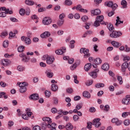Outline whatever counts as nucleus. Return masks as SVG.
<instances>
[{
	"instance_id": "obj_1",
	"label": "nucleus",
	"mask_w": 130,
	"mask_h": 130,
	"mask_svg": "<svg viewBox=\"0 0 130 130\" xmlns=\"http://www.w3.org/2000/svg\"><path fill=\"white\" fill-rule=\"evenodd\" d=\"M44 122L42 123V126L45 128L46 127H48L51 128V130H56V124L55 123H52L51 124V119L49 117H44L43 118Z\"/></svg>"
},
{
	"instance_id": "obj_2",
	"label": "nucleus",
	"mask_w": 130,
	"mask_h": 130,
	"mask_svg": "<svg viewBox=\"0 0 130 130\" xmlns=\"http://www.w3.org/2000/svg\"><path fill=\"white\" fill-rule=\"evenodd\" d=\"M0 11H4V12H5L0 13V17L1 18H5V17H7V14L13 15V11L10 10V9H7L6 7H1Z\"/></svg>"
},
{
	"instance_id": "obj_3",
	"label": "nucleus",
	"mask_w": 130,
	"mask_h": 130,
	"mask_svg": "<svg viewBox=\"0 0 130 130\" xmlns=\"http://www.w3.org/2000/svg\"><path fill=\"white\" fill-rule=\"evenodd\" d=\"M122 35V33L120 31H113V32L110 34V36L112 37V38H118Z\"/></svg>"
},
{
	"instance_id": "obj_4",
	"label": "nucleus",
	"mask_w": 130,
	"mask_h": 130,
	"mask_svg": "<svg viewBox=\"0 0 130 130\" xmlns=\"http://www.w3.org/2000/svg\"><path fill=\"white\" fill-rule=\"evenodd\" d=\"M80 53H84V57L86 58V57H89L90 54L89 53V50L86 49L85 48H82L80 49Z\"/></svg>"
},
{
	"instance_id": "obj_5",
	"label": "nucleus",
	"mask_w": 130,
	"mask_h": 130,
	"mask_svg": "<svg viewBox=\"0 0 130 130\" xmlns=\"http://www.w3.org/2000/svg\"><path fill=\"white\" fill-rule=\"evenodd\" d=\"M21 41L25 42L26 45H30V44L31 43V40L29 38L26 37L25 36H22L21 37Z\"/></svg>"
},
{
	"instance_id": "obj_6",
	"label": "nucleus",
	"mask_w": 130,
	"mask_h": 130,
	"mask_svg": "<svg viewBox=\"0 0 130 130\" xmlns=\"http://www.w3.org/2000/svg\"><path fill=\"white\" fill-rule=\"evenodd\" d=\"M67 51V48L66 47H63L60 49L57 50L55 51L56 54L58 55H61V54H63Z\"/></svg>"
},
{
	"instance_id": "obj_7",
	"label": "nucleus",
	"mask_w": 130,
	"mask_h": 130,
	"mask_svg": "<svg viewBox=\"0 0 130 130\" xmlns=\"http://www.w3.org/2000/svg\"><path fill=\"white\" fill-rule=\"evenodd\" d=\"M100 118H95L93 119L92 124L95 125V127H99L101 125V122H100Z\"/></svg>"
},
{
	"instance_id": "obj_8",
	"label": "nucleus",
	"mask_w": 130,
	"mask_h": 130,
	"mask_svg": "<svg viewBox=\"0 0 130 130\" xmlns=\"http://www.w3.org/2000/svg\"><path fill=\"white\" fill-rule=\"evenodd\" d=\"M45 73L47 78H49V79H51V78L53 77V72L51 71V70L50 69H47L45 71Z\"/></svg>"
},
{
	"instance_id": "obj_9",
	"label": "nucleus",
	"mask_w": 130,
	"mask_h": 130,
	"mask_svg": "<svg viewBox=\"0 0 130 130\" xmlns=\"http://www.w3.org/2000/svg\"><path fill=\"white\" fill-rule=\"evenodd\" d=\"M122 103L124 105H128L130 104V95H126L125 99L122 100Z\"/></svg>"
},
{
	"instance_id": "obj_10",
	"label": "nucleus",
	"mask_w": 130,
	"mask_h": 130,
	"mask_svg": "<svg viewBox=\"0 0 130 130\" xmlns=\"http://www.w3.org/2000/svg\"><path fill=\"white\" fill-rule=\"evenodd\" d=\"M99 72V69H95L94 71L89 73L88 74L93 79H96L97 78V72Z\"/></svg>"
},
{
	"instance_id": "obj_11",
	"label": "nucleus",
	"mask_w": 130,
	"mask_h": 130,
	"mask_svg": "<svg viewBox=\"0 0 130 130\" xmlns=\"http://www.w3.org/2000/svg\"><path fill=\"white\" fill-rule=\"evenodd\" d=\"M1 62L4 67H8L11 63V60L8 59H3L1 60Z\"/></svg>"
},
{
	"instance_id": "obj_12",
	"label": "nucleus",
	"mask_w": 130,
	"mask_h": 130,
	"mask_svg": "<svg viewBox=\"0 0 130 130\" xmlns=\"http://www.w3.org/2000/svg\"><path fill=\"white\" fill-rule=\"evenodd\" d=\"M43 24L44 25H49V24H51V19H50L48 17H45L43 19Z\"/></svg>"
},
{
	"instance_id": "obj_13",
	"label": "nucleus",
	"mask_w": 130,
	"mask_h": 130,
	"mask_svg": "<svg viewBox=\"0 0 130 130\" xmlns=\"http://www.w3.org/2000/svg\"><path fill=\"white\" fill-rule=\"evenodd\" d=\"M55 59L54 57L49 56L47 59L46 63L47 64H51L53 63Z\"/></svg>"
},
{
	"instance_id": "obj_14",
	"label": "nucleus",
	"mask_w": 130,
	"mask_h": 130,
	"mask_svg": "<svg viewBox=\"0 0 130 130\" xmlns=\"http://www.w3.org/2000/svg\"><path fill=\"white\" fill-rule=\"evenodd\" d=\"M112 122L113 123H115L116 125H120L121 123H122V121L121 120H119L117 118H114L112 119Z\"/></svg>"
},
{
	"instance_id": "obj_15",
	"label": "nucleus",
	"mask_w": 130,
	"mask_h": 130,
	"mask_svg": "<svg viewBox=\"0 0 130 130\" xmlns=\"http://www.w3.org/2000/svg\"><path fill=\"white\" fill-rule=\"evenodd\" d=\"M91 16H97L101 14V11L100 9H95L91 11Z\"/></svg>"
},
{
	"instance_id": "obj_16",
	"label": "nucleus",
	"mask_w": 130,
	"mask_h": 130,
	"mask_svg": "<svg viewBox=\"0 0 130 130\" xmlns=\"http://www.w3.org/2000/svg\"><path fill=\"white\" fill-rule=\"evenodd\" d=\"M128 63L127 62H124L121 65V70L122 73H125V71H126V69L128 68Z\"/></svg>"
},
{
	"instance_id": "obj_17",
	"label": "nucleus",
	"mask_w": 130,
	"mask_h": 130,
	"mask_svg": "<svg viewBox=\"0 0 130 130\" xmlns=\"http://www.w3.org/2000/svg\"><path fill=\"white\" fill-rule=\"evenodd\" d=\"M51 34L49 31H45L44 33L41 34V38H47L50 36Z\"/></svg>"
},
{
	"instance_id": "obj_18",
	"label": "nucleus",
	"mask_w": 130,
	"mask_h": 130,
	"mask_svg": "<svg viewBox=\"0 0 130 130\" xmlns=\"http://www.w3.org/2000/svg\"><path fill=\"white\" fill-rule=\"evenodd\" d=\"M24 4H25L26 6H32L35 5V2L32 0H25Z\"/></svg>"
},
{
	"instance_id": "obj_19",
	"label": "nucleus",
	"mask_w": 130,
	"mask_h": 130,
	"mask_svg": "<svg viewBox=\"0 0 130 130\" xmlns=\"http://www.w3.org/2000/svg\"><path fill=\"white\" fill-rule=\"evenodd\" d=\"M29 99L31 100H38L39 99V96L38 94L34 93L29 96Z\"/></svg>"
},
{
	"instance_id": "obj_20",
	"label": "nucleus",
	"mask_w": 130,
	"mask_h": 130,
	"mask_svg": "<svg viewBox=\"0 0 130 130\" xmlns=\"http://www.w3.org/2000/svg\"><path fill=\"white\" fill-rule=\"evenodd\" d=\"M25 112L29 119V118L31 117V116H32L33 115V113L31 112V110L29 108H27L25 109Z\"/></svg>"
},
{
	"instance_id": "obj_21",
	"label": "nucleus",
	"mask_w": 130,
	"mask_h": 130,
	"mask_svg": "<svg viewBox=\"0 0 130 130\" xmlns=\"http://www.w3.org/2000/svg\"><path fill=\"white\" fill-rule=\"evenodd\" d=\"M111 44L114 47H116V48H118L119 46L121 45L118 42H116L115 41H113L111 42Z\"/></svg>"
},
{
	"instance_id": "obj_22",
	"label": "nucleus",
	"mask_w": 130,
	"mask_h": 130,
	"mask_svg": "<svg viewBox=\"0 0 130 130\" xmlns=\"http://www.w3.org/2000/svg\"><path fill=\"white\" fill-rule=\"evenodd\" d=\"M83 96L84 98H87V99H90V98H91V94L87 91H83Z\"/></svg>"
},
{
	"instance_id": "obj_23",
	"label": "nucleus",
	"mask_w": 130,
	"mask_h": 130,
	"mask_svg": "<svg viewBox=\"0 0 130 130\" xmlns=\"http://www.w3.org/2000/svg\"><path fill=\"white\" fill-rule=\"evenodd\" d=\"M121 5L122 6L121 9H126L127 8V2L125 0H122L121 2Z\"/></svg>"
},
{
	"instance_id": "obj_24",
	"label": "nucleus",
	"mask_w": 130,
	"mask_h": 130,
	"mask_svg": "<svg viewBox=\"0 0 130 130\" xmlns=\"http://www.w3.org/2000/svg\"><path fill=\"white\" fill-rule=\"evenodd\" d=\"M92 68V64L91 63H87L84 66V70L86 72H88Z\"/></svg>"
},
{
	"instance_id": "obj_25",
	"label": "nucleus",
	"mask_w": 130,
	"mask_h": 130,
	"mask_svg": "<svg viewBox=\"0 0 130 130\" xmlns=\"http://www.w3.org/2000/svg\"><path fill=\"white\" fill-rule=\"evenodd\" d=\"M80 65V63H74L70 67V70L71 71H75L77 69V67Z\"/></svg>"
},
{
	"instance_id": "obj_26",
	"label": "nucleus",
	"mask_w": 130,
	"mask_h": 130,
	"mask_svg": "<svg viewBox=\"0 0 130 130\" xmlns=\"http://www.w3.org/2000/svg\"><path fill=\"white\" fill-rule=\"evenodd\" d=\"M102 69L104 71H108L109 70V64L107 63L103 64L102 66Z\"/></svg>"
},
{
	"instance_id": "obj_27",
	"label": "nucleus",
	"mask_w": 130,
	"mask_h": 130,
	"mask_svg": "<svg viewBox=\"0 0 130 130\" xmlns=\"http://www.w3.org/2000/svg\"><path fill=\"white\" fill-rule=\"evenodd\" d=\"M120 24H123V21L120 20V18L119 16L117 17V19H116V23L115 26H118Z\"/></svg>"
},
{
	"instance_id": "obj_28",
	"label": "nucleus",
	"mask_w": 130,
	"mask_h": 130,
	"mask_svg": "<svg viewBox=\"0 0 130 130\" xmlns=\"http://www.w3.org/2000/svg\"><path fill=\"white\" fill-rule=\"evenodd\" d=\"M67 130H72L74 128L73 124L71 123H68L65 126Z\"/></svg>"
},
{
	"instance_id": "obj_29",
	"label": "nucleus",
	"mask_w": 130,
	"mask_h": 130,
	"mask_svg": "<svg viewBox=\"0 0 130 130\" xmlns=\"http://www.w3.org/2000/svg\"><path fill=\"white\" fill-rule=\"evenodd\" d=\"M17 85H18L20 88H23V87H26V86H27V83L26 82H18Z\"/></svg>"
},
{
	"instance_id": "obj_30",
	"label": "nucleus",
	"mask_w": 130,
	"mask_h": 130,
	"mask_svg": "<svg viewBox=\"0 0 130 130\" xmlns=\"http://www.w3.org/2000/svg\"><path fill=\"white\" fill-rule=\"evenodd\" d=\"M17 70L19 72H24L25 71V67L23 66L19 65L17 67Z\"/></svg>"
},
{
	"instance_id": "obj_31",
	"label": "nucleus",
	"mask_w": 130,
	"mask_h": 130,
	"mask_svg": "<svg viewBox=\"0 0 130 130\" xmlns=\"http://www.w3.org/2000/svg\"><path fill=\"white\" fill-rule=\"evenodd\" d=\"M96 19L101 23L104 20V16L103 15L98 16L96 17Z\"/></svg>"
},
{
	"instance_id": "obj_32",
	"label": "nucleus",
	"mask_w": 130,
	"mask_h": 130,
	"mask_svg": "<svg viewBox=\"0 0 130 130\" xmlns=\"http://www.w3.org/2000/svg\"><path fill=\"white\" fill-rule=\"evenodd\" d=\"M58 89V87H57V85L55 84H52V86H51L52 91L55 92V91H57Z\"/></svg>"
},
{
	"instance_id": "obj_33",
	"label": "nucleus",
	"mask_w": 130,
	"mask_h": 130,
	"mask_svg": "<svg viewBox=\"0 0 130 130\" xmlns=\"http://www.w3.org/2000/svg\"><path fill=\"white\" fill-rule=\"evenodd\" d=\"M94 62L96 64H100L102 62V60L100 58H96L94 59Z\"/></svg>"
},
{
	"instance_id": "obj_34",
	"label": "nucleus",
	"mask_w": 130,
	"mask_h": 130,
	"mask_svg": "<svg viewBox=\"0 0 130 130\" xmlns=\"http://www.w3.org/2000/svg\"><path fill=\"white\" fill-rule=\"evenodd\" d=\"M117 80L119 81V84L120 85H122V84H123V81H122V77L118 76Z\"/></svg>"
},
{
	"instance_id": "obj_35",
	"label": "nucleus",
	"mask_w": 130,
	"mask_h": 130,
	"mask_svg": "<svg viewBox=\"0 0 130 130\" xmlns=\"http://www.w3.org/2000/svg\"><path fill=\"white\" fill-rule=\"evenodd\" d=\"M75 43H76V41L75 40H72L70 42V48L73 49L75 48Z\"/></svg>"
},
{
	"instance_id": "obj_36",
	"label": "nucleus",
	"mask_w": 130,
	"mask_h": 130,
	"mask_svg": "<svg viewBox=\"0 0 130 130\" xmlns=\"http://www.w3.org/2000/svg\"><path fill=\"white\" fill-rule=\"evenodd\" d=\"M24 49H25V47L23 46H20L18 47L17 50L18 52H23V51H24Z\"/></svg>"
},
{
	"instance_id": "obj_37",
	"label": "nucleus",
	"mask_w": 130,
	"mask_h": 130,
	"mask_svg": "<svg viewBox=\"0 0 130 130\" xmlns=\"http://www.w3.org/2000/svg\"><path fill=\"white\" fill-rule=\"evenodd\" d=\"M130 57L129 56H124L123 58V61L125 62H127V61H129Z\"/></svg>"
},
{
	"instance_id": "obj_38",
	"label": "nucleus",
	"mask_w": 130,
	"mask_h": 130,
	"mask_svg": "<svg viewBox=\"0 0 130 130\" xmlns=\"http://www.w3.org/2000/svg\"><path fill=\"white\" fill-rule=\"evenodd\" d=\"M105 86L104 83H98L95 85V88H103Z\"/></svg>"
},
{
	"instance_id": "obj_39",
	"label": "nucleus",
	"mask_w": 130,
	"mask_h": 130,
	"mask_svg": "<svg viewBox=\"0 0 130 130\" xmlns=\"http://www.w3.org/2000/svg\"><path fill=\"white\" fill-rule=\"evenodd\" d=\"M100 23H101L100 21H98V20L95 19V21L93 23V26H94V27H98L100 26Z\"/></svg>"
},
{
	"instance_id": "obj_40",
	"label": "nucleus",
	"mask_w": 130,
	"mask_h": 130,
	"mask_svg": "<svg viewBox=\"0 0 130 130\" xmlns=\"http://www.w3.org/2000/svg\"><path fill=\"white\" fill-rule=\"evenodd\" d=\"M25 10L23 8H21L19 10V14L20 16H24L25 15Z\"/></svg>"
},
{
	"instance_id": "obj_41",
	"label": "nucleus",
	"mask_w": 130,
	"mask_h": 130,
	"mask_svg": "<svg viewBox=\"0 0 130 130\" xmlns=\"http://www.w3.org/2000/svg\"><path fill=\"white\" fill-rule=\"evenodd\" d=\"M128 115H130V112H124L122 113V117L125 118Z\"/></svg>"
},
{
	"instance_id": "obj_42",
	"label": "nucleus",
	"mask_w": 130,
	"mask_h": 130,
	"mask_svg": "<svg viewBox=\"0 0 130 130\" xmlns=\"http://www.w3.org/2000/svg\"><path fill=\"white\" fill-rule=\"evenodd\" d=\"M81 20L83 21V22H87V21L89 20V18H88L87 15H84L82 17Z\"/></svg>"
},
{
	"instance_id": "obj_43",
	"label": "nucleus",
	"mask_w": 130,
	"mask_h": 130,
	"mask_svg": "<svg viewBox=\"0 0 130 130\" xmlns=\"http://www.w3.org/2000/svg\"><path fill=\"white\" fill-rule=\"evenodd\" d=\"M8 46H9V41H4L3 42V47H4V48H7Z\"/></svg>"
},
{
	"instance_id": "obj_44",
	"label": "nucleus",
	"mask_w": 130,
	"mask_h": 130,
	"mask_svg": "<svg viewBox=\"0 0 130 130\" xmlns=\"http://www.w3.org/2000/svg\"><path fill=\"white\" fill-rule=\"evenodd\" d=\"M63 23H64V20L60 19L57 22V25H58V26H62L63 25Z\"/></svg>"
},
{
	"instance_id": "obj_45",
	"label": "nucleus",
	"mask_w": 130,
	"mask_h": 130,
	"mask_svg": "<svg viewBox=\"0 0 130 130\" xmlns=\"http://www.w3.org/2000/svg\"><path fill=\"white\" fill-rule=\"evenodd\" d=\"M64 4L67 6H72V5H73V2L70 0H66L64 2Z\"/></svg>"
},
{
	"instance_id": "obj_46",
	"label": "nucleus",
	"mask_w": 130,
	"mask_h": 130,
	"mask_svg": "<svg viewBox=\"0 0 130 130\" xmlns=\"http://www.w3.org/2000/svg\"><path fill=\"white\" fill-rule=\"evenodd\" d=\"M105 6H107V7H112V5H113V2H106L105 3Z\"/></svg>"
},
{
	"instance_id": "obj_47",
	"label": "nucleus",
	"mask_w": 130,
	"mask_h": 130,
	"mask_svg": "<svg viewBox=\"0 0 130 130\" xmlns=\"http://www.w3.org/2000/svg\"><path fill=\"white\" fill-rule=\"evenodd\" d=\"M73 78L74 79V82L75 84H79V80H78V76L77 75H73Z\"/></svg>"
},
{
	"instance_id": "obj_48",
	"label": "nucleus",
	"mask_w": 130,
	"mask_h": 130,
	"mask_svg": "<svg viewBox=\"0 0 130 130\" xmlns=\"http://www.w3.org/2000/svg\"><path fill=\"white\" fill-rule=\"evenodd\" d=\"M26 90L27 88L26 87H20L19 91L20 93H24V92H26Z\"/></svg>"
},
{
	"instance_id": "obj_49",
	"label": "nucleus",
	"mask_w": 130,
	"mask_h": 130,
	"mask_svg": "<svg viewBox=\"0 0 130 130\" xmlns=\"http://www.w3.org/2000/svg\"><path fill=\"white\" fill-rule=\"evenodd\" d=\"M109 109H110V107L108 105H106L105 106L104 110V111H106L107 112L109 111Z\"/></svg>"
},
{
	"instance_id": "obj_50",
	"label": "nucleus",
	"mask_w": 130,
	"mask_h": 130,
	"mask_svg": "<svg viewBox=\"0 0 130 130\" xmlns=\"http://www.w3.org/2000/svg\"><path fill=\"white\" fill-rule=\"evenodd\" d=\"M0 36L2 38H5L6 36H8V32L7 31H4L1 34Z\"/></svg>"
},
{
	"instance_id": "obj_51",
	"label": "nucleus",
	"mask_w": 130,
	"mask_h": 130,
	"mask_svg": "<svg viewBox=\"0 0 130 130\" xmlns=\"http://www.w3.org/2000/svg\"><path fill=\"white\" fill-rule=\"evenodd\" d=\"M5 57H6V58H10V57H13L14 56V54H8L6 53L4 55Z\"/></svg>"
},
{
	"instance_id": "obj_52",
	"label": "nucleus",
	"mask_w": 130,
	"mask_h": 130,
	"mask_svg": "<svg viewBox=\"0 0 130 130\" xmlns=\"http://www.w3.org/2000/svg\"><path fill=\"white\" fill-rule=\"evenodd\" d=\"M64 18H66V14L64 13H61L59 16V19H60V20H63Z\"/></svg>"
},
{
	"instance_id": "obj_53",
	"label": "nucleus",
	"mask_w": 130,
	"mask_h": 130,
	"mask_svg": "<svg viewBox=\"0 0 130 130\" xmlns=\"http://www.w3.org/2000/svg\"><path fill=\"white\" fill-rule=\"evenodd\" d=\"M22 118H23V119H24L25 120H28V116L27 115V114H23L22 115Z\"/></svg>"
},
{
	"instance_id": "obj_54",
	"label": "nucleus",
	"mask_w": 130,
	"mask_h": 130,
	"mask_svg": "<svg viewBox=\"0 0 130 130\" xmlns=\"http://www.w3.org/2000/svg\"><path fill=\"white\" fill-rule=\"evenodd\" d=\"M21 61H23V62H28V61H29V59H28L27 57L25 56L22 58Z\"/></svg>"
},
{
	"instance_id": "obj_55",
	"label": "nucleus",
	"mask_w": 130,
	"mask_h": 130,
	"mask_svg": "<svg viewBox=\"0 0 130 130\" xmlns=\"http://www.w3.org/2000/svg\"><path fill=\"white\" fill-rule=\"evenodd\" d=\"M30 8H26L25 14L26 15V16H29V15H30Z\"/></svg>"
},
{
	"instance_id": "obj_56",
	"label": "nucleus",
	"mask_w": 130,
	"mask_h": 130,
	"mask_svg": "<svg viewBox=\"0 0 130 130\" xmlns=\"http://www.w3.org/2000/svg\"><path fill=\"white\" fill-rule=\"evenodd\" d=\"M108 28L109 30V31H113L114 30V27H113V25L112 24H109V26H108Z\"/></svg>"
},
{
	"instance_id": "obj_57",
	"label": "nucleus",
	"mask_w": 130,
	"mask_h": 130,
	"mask_svg": "<svg viewBox=\"0 0 130 130\" xmlns=\"http://www.w3.org/2000/svg\"><path fill=\"white\" fill-rule=\"evenodd\" d=\"M73 120L74 121H78V120H79V116L77 115H74L73 116Z\"/></svg>"
},
{
	"instance_id": "obj_58",
	"label": "nucleus",
	"mask_w": 130,
	"mask_h": 130,
	"mask_svg": "<svg viewBox=\"0 0 130 130\" xmlns=\"http://www.w3.org/2000/svg\"><path fill=\"white\" fill-rule=\"evenodd\" d=\"M64 31L63 30L61 29H59L57 31V34L59 35V36H61V35H63Z\"/></svg>"
},
{
	"instance_id": "obj_59",
	"label": "nucleus",
	"mask_w": 130,
	"mask_h": 130,
	"mask_svg": "<svg viewBox=\"0 0 130 130\" xmlns=\"http://www.w3.org/2000/svg\"><path fill=\"white\" fill-rule=\"evenodd\" d=\"M86 84L87 86H91V85H92V84H93V80H88L87 81Z\"/></svg>"
},
{
	"instance_id": "obj_60",
	"label": "nucleus",
	"mask_w": 130,
	"mask_h": 130,
	"mask_svg": "<svg viewBox=\"0 0 130 130\" xmlns=\"http://www.w3.org/2000/svg\"><path fill=\"white\" fill-rule=\"evenodd\" d=\"M130 123V121L128 119L125 120L124 121V125H129Z\"/></svg>"
},
{
	"instance_id": "obj_61",
	"label": "nucleus",
	"mask_w": 130,
	"mask_h": 130,
	"mask_svg": "<svg viewBox=\"0 0 130 130\" xmlns=\"http://www.w3.org/2000/svg\"><path fill=\"white\" fill-rule=\"evenodd\" d=\"M45 94L46 96L48 98L49 97L50 95H51V93L50 92V91H48L47 90L45 91Z\"/></svg>"
},
{
	"instance_id": "obj_62",
	"label": "nucleus",
	"mask_w": 130,
	"mask_h": 130,
	"mask_svg": "<svg viewBox=\"0 0 130 130\" xmlns=\"http://www.w3.org/2000/svg\"><path fill=\"white\" fill-rule=\"evenodd\" d=\"M33 130H41V127L39 125H36L34 126Z\"/></svg>"
},
{
	"instance_id": "obj_63",
	"label": "nucleus",
	"mask_w": 130,
	"mask_h": 130,
	"mask_svg": "<svg viewBox=\"0 0 130 130\" xmlns=\"http://www.w3.org/2000/svg\"><path fill=\"white\" fill-rule=\"evenodd\" d=\"M10 21H11V22H18V19H17V18H15V17H11L10 18Z\"/></svg>"
},
{
	"instance_id": "obj_64",
	"label": "nucleus",
	"mask_w": 130,
	"mask_h": 130,
	"mask_svg": "<svg viewBox=\"0 0 130 130\" xmlns=\"http://www.w3.org/2000/svg\"><path fill=\"white\" fill-rule=\"evenodd\" d=\"M125 51L126 52H129L130 51V47H128L127 45L125 46Z\"/></svg>"
}]
</instances>
